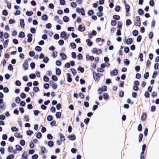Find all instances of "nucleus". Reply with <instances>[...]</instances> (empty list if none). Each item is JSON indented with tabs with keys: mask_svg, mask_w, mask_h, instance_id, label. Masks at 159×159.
I'll list each match as a JSON object with an SVG mask.
<instances>
[{
	"mask_svg": "<svg viewBox=\"0 0 159 159\" xmlns=\"http://www.w3.org/2000/svg\"><path fill=\"white\" fill-rule=\"evenodd\" d=\"M134 24L135 25L139 26L140 25V18L139 16H137L135 17L134 20Z\"/></svg>",
	"mask_w": 159,
	"mask_h": 159,
	"instance_id": "f03ea898",
	"label": "nucleus"
},
{
	"mask_svg": "<svg viewBox=\"0 0 159 159\" xmlns=\"http://www.w3.org/2000/svg\"><path fill=\"white\" fill-rule=\"evenodd\" d=\"M11 131L13 132H16L17 131L18 129L16 128L15 127H12L11 128Z\"/></svg>",
	"mask_w": 159,
	"mask_h": 159,
	"instance_id": "e433bc0d",
	"label": "nucleus"
},
{
	"mask_svg": "<svg viewBox=\"0 0 159 159\" xmlns=\"http://www.w3.org/2000/svg\"><path fill=\"white\" fill-rule=\"evenodd\" d=\"M126 12L128 13L129 11L130 6L128 4H126L125 6Z\"/></svg>",
	"mask_w": 159,
	"mask_h": 159,
	"instance_id": "5701e85b",
	"label": "nucleus"
},
{
	"mask_svg": "<svg viewBox=\"0 0 159 159\" xmlns=\"http://www.w3.org/2000/svg\"><path fill=\"white\" fill-rule=\"evenodd\" d=\"M46 27L48 29L51 28L52 27V25L51 23H48L46 25Z\"/></svg>",
	"mask_w": 159,
	"mask_h": 159,
	"instance_id": "052dcab7",
	"label": "nucleus"
},
{
	"mask_svg": "<svg viewBox=\"0 0 159 159\" xmlns=\"http://www.w3.org/2000/svg\"><path fill=\"white\" fill-rule=\"evenodd\" d=\"M42 137V134L40 132L37 133L36 135V137L38 139H40Z\"/></svg>",
	"mask_w": 159,
	"mask_h": 159,
	"instance_id": "cd10ccee",
	"label": "nucleus"
},
{
	"mask_svg": "<svg viewBox=\"0 0 159 159\" xmlns=\"http://www.w3.org/2000/svg\"><path fill=\"white\" fill-rule=\"evenodd\" d=\"M133 42V40L131 38H129L126 40V43L127 44H131Z\"/></svg>",
	"mask_w": 159,
	"mask_h": 159,
	"instance_id": "412c9836",
	"label": "nucleus"
},
{
	"mask_svg": "<svg viewBox=\"0 0 159 159\" xmlns=\"http://www.w3.org/2000/svg\"><path fill=\"white\" fill-rule=\"evenodd\" d=\"M52 80L54 81H57V77L55 75H52Z\"/></svg>",
	"mask_w": 159,
	"mask_h": 159,
	"instance_id": "680f3d73",
	"label": "nucleus"
},
{
	"mask_svg": "<svg viewBox=\"0 0 159 159\" xmlns=\"http://www.w3.org/2000/svg\"><path fill=\"white\" fill-rule=\"evenodd\" d=\"M103 98L105 100L108 99L109 98V96L108 94L105 93H104L103 95Z\"/></svg>",
	"mask_w": 159,
	"mask_h": 159,
	"instance_id": "f704fd0d",
	"label": "nucleus"
},
{
	"mask_svg": "<svg viewBox=\"0 0 159 159\" xmlns=\"http://www.w3.org/2000/svg\"><path fill=\"white\" fill-rule=\"evenodd\" d=\"M43 80L46 82H48L49 81L48 78L45 75L43 76Z\"/></svg>",
	"mask_w": 159,
	"mask_h": 159,
	"instance_id": "49530a36",
	"label": "nucleus"
},
{
	"mask_svg": "<svg viewBox=\"0 0 159 159\" xmlns=\"http://www.w3.org/2000/svg\"><path fill=\"white\" fill-rule=\"evenodd\" d=\"M33 132L31 130H28L26 132L27 134L28 135H30L32 134Z\"/></svg>",
	"mask_w": 159,
	"mask_h": 159,
	"instance_id": "4d7b16f0",
	"label": "nucleus"
},
{
	"mask_svg": "<svg viewBox=\"0 0 159 159\" xmlns=\"http://www.w3.org/2000/svg\"><path fill=\"white\" fill-rule=\"evenodd\" d=\"M77 70L81 73H83L84 71V69L83 67L80 66L78 68Z\"/></svg>",
	"mask_w": 159,
	"mask_h": 159,
	"instance_id": "a878e982",
	"label": "nucleus"
},
{
	"mask_svg": "<svg viewBox=\"0 0 159 159\" xmlns=\"http://www.w3.org/2000/svg\"><path fill=\"white\" fill-rule=\"evenodd\" d=\"M48 144L49 147H52L53 146L54 143L52 141H50L48 142Z\"/></svg>",
	"mask_w": 159,
	"mask_h": 159,
	"instance_id": "4be33fe9",
	"label": "nucleus"
},
{
	"mask_svg": "<svg viewBox=\"0 0 159 159\" xmlns=\"http://www.w3.org/2000/svg\"><path fill=\"white\" fill-rule=\"evenodd\" d=\"M116 24V21L115 20H112L111 21V25L113 26H115Z\"/></svg>",
	"mask_w": 159,
	"mask_h": 159,
	"instance_id": "603ef678",
	"label": "nucleus"
},
{
	"mask_svg": "<svg viewBox=\"0 0 159 159\" xmlns=\"http://www.w3.org/2000/svg\"><path fill=\"white\" fill-rule=\"evenodd\" d=\"M41 153L43 155L45 153V151H46V148L44 147H42L41 148Z\"/></svg>",
	"mask_w": 159,
	"mask_h": 159,
	"instance_id": "c85d7f7f",
	"label": "nucleus"
},
{
	"mask_svg": "<svg viewBox=\"0 0 159 159\" xmlns=\"http://www.w3.org/2000/svg\"><path fill=\"white\" fill-rule=\"evenodd\" d=\"M133 35L136 36L138 34V31L136 30H134L133 31Z\"/></svg>",
	"mask_w": 159,
	"mask_h": 159,
	"instance_id": "a18cd8bd",
	"label": "nucleus"
},
{
	"mask_svg": "<svg viewBox=\"0 0 159 159\" xmlns=\"http://www.w3.org/2000/svg\"><path fill=\"white\" fill-rule=\"evenodd\" d=\"M20 27L21 28H23L24 27V26H25L24 21L23 19H21L20 20Z\"/></svg>",
	"mask_w": 159,
	"mask_h": 159,
	"instance_id": "4468645a",
	"label": "nucleus"
},
{
	"mask_svg": "<svg viewBox=\"0 0 159 159\" xmlns=\"http://www.w3.org/2000/svg\"><path fill=\"white\" fill-rule=\"evenodd\" d=\"M30 30L31 32L33 34L35 33L36 32L35 29L33 27H32L30 28Z\"/></svg>",
	"mask_w": 159,
	"mask_h": 159,
	"instance_id": "e2e57ef3",
	"label": "nucleus"
},
{
	"mask_svg": "<svg viewBox=\"0 0 159 159\" xmlns=\"http://www.w3.org/2000/svg\"><path fill=\"white\" fill-rule=\"evenodd\" d=\"M126 25L127 26H128L130 25L131 23V22L129 19H128L126 21Z\"/></svg>",
	"mask_w": 159,
	"mask_h": 159,
	"instance_id": "c9c22d12",
	"label": "nucleus"
},
{
	"mask_svg": "<svg viewBox=\"0 0 159 159\" xmlns=\"http://www.w3.org/2000/svg\"><path fill=\"white\" fill-rule=\"evenodd\" d=\"M139 14V15H141L143 13V10L139 9L138 10Z\"/></svg>",
	"mask_w": 159,
	"mask_h": 159,
	"instance_id": "c03bdc74",
	"label": "nucleus"
},
{
	"mask_svg": "<svg viewBox=\"0 0 159 159\" xmlns=\"http://www.w3.org/2000/svg\"><path fill=\"white\" fill-rule=\"evenodd\" d=\"M142 126L141 124H140L139 125L138 129L139 131H142Z\"/></svg>",
	"mask_w": 159,
	"mask_h": 159,
	"instance_id": "338daca9",
	"label": "nucleus"
},
{
	"mask_svg": "<svg viewBox=\"0 0 159 159\" xmlns=\"http://www.w3.org/2000/svg\"><path fill=\"white\" fill-rule=\"evenodd\" d=\"M8 68L10 70H13V68L12 65L10 64L9 65Z\"/></svg>",
	"mask_w": 159,
	"mask_h": 159,
	"instance_id": "5fc2aeb1",
	"label": "nucleus"
},
{
	"mask_svg": "<svg viewBox=\"0 0 159 159\" xmlns=\"http://www.w3.org/2000/svg\"><path fill=\"white\" fill-rule=\"evenodd\" d=\"M102 52V50L101 49H98L97 48H93L92 50V52L94 54H96L98 55L100 54Z\"/></svg>",
	"mask_w": 159,
	"mask_h": 159,
	"instance_id": "f257e3e1",
	"label": "nucleus"
},
{
	"mask_svg": "<svg viewBox=\"0 0 159 159\" xmlns=\"http://www.w3.org/2000/svg\"><path fill=\"white\" fill-rule=\"evenodd\" d=\"M153 33L152 32H150L148 34V37L150 39H152L153 37Z\"/></svg>",
	"mask_w": 159,
	"mask_h": 159,
	"instance_id": "69168bd1",
	"label": "nucleus"
},
{
	"mask_svg": "<svg viewBox=\"0 0 159 159\" xmlns=\"http://www.w3.org/2000/svg\"><path fill=\"white\" fill-rule=\"evenodd\" d=\"M80 13L82 15L84 16L85 15L84 10L83 7L80 8Z\"/></svg>",
	"mask_w": 159,
	"mask_h": 159,
	"instance_id": "79ce46f5",
	"label": "nucleus"
},
{
	"mask_svg": "<svg viewBox=\"0 0 159 159\" xmlns=\"http://www.w3.org/2000/svg\"><path fill=\"white\" fill-rule=\"evenodd\" d=\"M61 37L66 40L68 39V36L65 31H62L60 34Z\"/></svg>",
	"mask_w": 159,
	"mask_h": 159,
	"instance_id": "20e7f679",
	"label": "nucleus"
},
{
	"mask_svg": "<svg viewBox=\"0 0 159 159\" xmlns=\"http://www.w3.org/2000/svg\"><path fill=\"white\" fill-rule=\"evenodd\" d=\"M14 136L15 137L17 138H22V136L20 134L17 132H16L15 133Z\"/></svg>",
	"mask_w": 159,
	"mask_h": 159,
	"instance_id": "dca6fc26",
	"label": "nucleus"
},
{
	"mask_svg": "<svg viewBox=\"0 0 159 159\" xmlns=\"http://www.w3.org/2000/svg\"><path fill=\"white\" fill-rule=\"evenodd\" d=\"M49 60V58L47 57H45L43 59V61L45 63L48 62Z\"/></svg>",
	"mask_w": 159,
	"mask_h": 159,
	"instance_id": "37998d69",
	"label": "nucleus"
},
{
	"mask_svg": "<svg viewBox=\"0 0 159 159\" xmlns=\"http://www.w3.org/2000/svg\"><path fill=\"white\" fill-rule=\"evenodd\" d=\"M78 30L80 32H83L85 30V28L84 26H82V25H80L78 26Z\"/></svg>",
	"mask_w": 159,
	"mask_h": 159,
	"instance_id": "423d86ee",
	"label": "nucleus"
},
{
	"mask_svg": "<svg viewBox=\"0 0 159 159\" xmlns=\"http://www.w3.org/2000/svg\"><path fill=\"white\" fill-rule=\"evenodd\" d=\"M18 36L20 38H24L25 36V33L21 31L19 33Z\"/></svg>",
	"mask_w": 159,
	"mask_h": 159,
	"instance_id": "6ab92c4d",
	"label": "nucleus"
},
{
	"mask_svg": "<svg viewBox=\"0 0 159 159\" xmlns=\"http://www.w3.org/2000/svg\"><path fill=\"white\" fill-rule=\"evenodd\" d=\"M71 72L73 74V75H75L76 74V70L74 69H70Z\"/></svg>",
	"mask_w": 159,
	"mask_h": 159,
	"instance_id": "6e6d98bb",
	"label": "nucleus"
},
{
	"mask_svg": "<svg viewBox=\"0 0 159 159\" xmlns=\"http://www.w3.org/2000/svg\"><path fill=\"white\" fill-rule=\"evenodd\" d=\"M122 26V23L120 21L118 22V23L117 28L118 29H120Z\"/></svg>",
	"mask_w": 159,
	"mask_h": 159,
	"instance_id": "bb28decb",
	"label": "nucleus"
},
{
	"mask_svg": "<svg viewBox=\"0 0 159 159\" xmlns=\"http://www.w3.org/2000/svg\"><path fill=\"white\" fill-rule=\"evenodd\" d=\"M88 14L89 16H92L93 14V11L92 10H89L88 11Z\"/></svg>",
	"mask_w": 159,
	"mask_h": 159,
	"instance_id": "09e8293b",
	"label": "nucleus"
},
{
	"mask_svg": "<svg viewBox=\"0 0 159 159\" xmlns=\"http://www.w3.org/2000/svg\"><path fill=\"white\" fill-rule=\"evenodd\" d=\"M53 38L56 39H58L59 38V36L58 34H56L54 35Z\"/></svg>",
	"mask_w": 159,
	"mask_h": 159,
	"instance_id": "bf43d9fd",
	"label": "nucleus"
},
{
	"mask_svg": "<svg viewBox=\"0 0 159 159\" xmlns=\"http://www.w3.org/2000/svg\"><path fill=\"white\" fill-rule=\"evenodd\" d=\"M29 77L30 79H34L36 77V75L34 74H31L30 75Z\"/></svg>",
	"mask_w": 159,
	"mask_h": 159,
	"instance_id": "72a5a7b5",
	"label": "nucleus"
},
{
	"mask_svg": "<svg viewBox=\"0 0 159 159\" xmlns=\"http://www.w3.org/2000/svg\"><path fill=\"white\" fill-rule=\"evenodd\" d=\"M118 72L117 70H114L112 72L111 71L110 74L111 76L116 75L117 74Z\"/></svg>",
	"mask_w": 159,
	"mask_h": 159,
	"instance_id": "9b49d317",
	"label": "nucleus"
},
{
	"mask_svg": "<svg viewBox=\"0 0 159 159\" xmlns=\"http://www.w3.org/2000/svg\"><path fill=\"white\" fill-rule=\"evenodd\" d=\"M42 18L43 20H46L48 19V16L46 15H43L42 16Z\"/></svg>",
	"mask_w": 159,
	"mask_h": 159,
	"instance_id": "2f4dec72",
	"label": "nucleus"
},
{
	"mask_svg": "<svg viewBox=\"0 0 159 159\" xmlns=\"http://www.w3.org/2000/svg\"><path fill=\"white\" fill-rule=\"evenodd\" d=\"M59 135L60 136V139L61 141H64L65 140V136L61 133H59Z\"/></svg>",
	"mask_w": 159,
	"mask_h": 159,
	"instance_id": "a211bd4d",
	"label": "nucleus"
},
{
	"mask_svg": "<svg viewBox=\"0 0 159 159\" xmlns=\"http://www.w3.org/2000/svg\"><path fill=\"white\" fill-rule=\"evenodd\" d=\"M146 118V114L145 113H143L141 116V120L143 121H144Z\"/></svg>",
	"mask_w": 159,
	"mask_h": 159,
	"instance_id": "f8f14e48",
	"label": "nucleus"
},
{
	"mask_svg": "<svg viewBox=\"0 0 159 159\" xmlns=\"http://www.w3.org/2000/svg\"><path fill=\"white\" fill-rule=\"evenodd\" d=\"M83 58V56L81 53L77 55V59L78 60H81Z\"/></svg>",
	"mask_w": 159,
	"mask_h": 159,
	"instance_id": "de8ad7c7",
	"label": "nucleus"
},
{
	"mask_svg": "<svg viewBox=\"0 0 159 159\" xmlns=\"http://www.w3.org/2000/svg\"><path fill=\"white\" fill-rule=\"evenodd\" d=\"M61 114L60 112H57L56 114V116L57 118H60L61 117Z\"/></svg>",
	"mask_w": 159,
	"mask_h": 159,
	"instance_id": "7c9ffc66",
	"label": "nucleus"
},
{
	"mask_svg": "<svg viewBox=\"0 0 159 159\" xmlns=\"http://www.w3.org/2000/svg\"><path fill=\"white\" fill-rule=\"evenodd\" d=\"M86 42L87 43V45L88 46L90 47L93 45V43L90 41V40L89 39H87L86 40Z\"/></svg>",
	"mask_w": 159,
	"mask_h": 159,
	"instance_id": "ddd939ff",
	"label": "nucleus"
},
{
	"mask_svg": "<svg viewBox=\"0 0 159 159\" xmlns=\"http://www.w3.org/2000/svg\"><path fill=\"white\" fill-rule=\"evenodd\" d=\"M16 150L17 151H20L22 150V148L19 145H16Z\"/></svg>",
	"mask_w": 159,
	"mask_h": 159,
	"instance_id": "b1692460",
	"label": "nucleus"
},
{
	"mask_svg": "<svg viewBox=\"0 0 159 159\" xmlns=\"http://www.w3.org/2000/svg\"><path fill=\"white\" fill-rule=\"evenodd\" d=\"M2 14L4 16H7L8 15L7 11L6 10H3L2 11Z\"/></svg>",
	"mask_w": 159,
	"mask_h": 159,
	"instance_id": "0e129e2a",
	"label": "nucleus"
},
{
	"mask_svg": "<svg viewBox=\"0 0 159 159\" xmlns=\"http://www.w3.org/2000/svg\"><path fill=\"white\" fill-rule=\"evenodd\" d=\"M67 138L70 140L74 141L75 140L76 137L74 134H71L68 135Z\"/></svg>",
	"mask_w": 159,
	"mask_h": 159,
	"instance_id": "39448f33",
	"label": "nucleus"
},
{
	"mask_svg": "<svg viewBox=\"0 0 159 159\" xmlns=\"http://www.w3.org/2000/svg\"><path fill=\"white\" fill-rule=\"evenodd\" d=\"M113 18L116 20H119L120 19V16L117 15H114L113 16Z\"/></svg>",
	"mask_w": 159,
	"mask_h": 159,
	"instance_id": "c756f323",
	"label": "nucleus"
},
{
	"mask_svg": "<svg viewBox=\"0 0 159 159\" xmlns=\"http://www.w3.org/2000/svg\"><path fill=\"white\" fill-rule=\"evenodd\" d=\"M61 74V70L59 68L57 69L56 70V74L57 75H59Z\"/></svg>",
	"mask_w": 159,
	"mask_h": 159,
	"instance_id": "393cba45",
	"label": "nucleus"
},
{
	"mask_svg": "<svg viewBox=\"0 0 159 159\" xmlns=\"http://www.w3.org/2000/svg\"><path fill=\"white\" fill-rule=\"evenodd\" d=\"M146 148V145L145 144H143L142 146V151L141 153V155H144V151L145 150Z\"/></svg>",
	"mask_w": 159,
	"mask_h": 159,
	"instance_id": "f3484780",
	"label": "nucleus"
},
{
	"mask_svg": "<svg viewBox=\"0 0 159 159\" xmlns=\"http://www.w3.org/2000/svg\"><path fill=\"white\" fill-rule=\"evenodd\" d=\"M149 77V73L148 72H146V73L144 75V77L145 79H147Z\"/></svg>",
	"mask_w": 159,
	"mask_h": 159,
	"instance_id": "774afa93",
	"label": "nucleus"
},
{
	"mask_svg": "<svg viewBox=\"0 0 159 159\" xmlns=\"http://www.w3.org/2000/svg\"><path fill=\"white\" fill-rule=\"evenodd\" d=\"M47 138L49 140H51L52 139L53 137L51 134H48L47 135Z\"/></svg>",
	"mask_w": 159,
	"mask_h": 159,
	"instance_id": "3c124183",
	"label": "nucleus"
},
{
	"mask_svg": "<svg viewBox=\"0 0 159 159\" xmlns=\"http://www.w3.org/2000/svg\"><path fill=\"white\" fill-rule=\"evenodd\" d=\"M7 4V6L8 8L10 9L11 7V4L10 2H8L7 1H5Z\"/></svg>",
	"mask_w": 159,
	"mask_h": 159,
	"instance_id": "58836bf2",
	"label": "nucleus"
},
{
	"mask_svg": "<svg viewBox=\"0 0 159 159\" xmlns=\"http://www.w3.org/2000/svg\"><path fill=\"white\" fill-rule=\"evenodd\" d=\"M14 157V156L13 154H10L8 156L6 159H13Z\"/></svg>",
	"mask_w": 159,
	"mask_h": 159,
	"instance_id": "a19ab883",
	"label": "nucleus"
},
{
	"mask_svg": "<svg viewBox=\"0 0 159 159\" xmlns=\"http://www.w3.org/2000/svg\"><path fill=\"white\" fill-rule=\"evenodd\" d=\"M70 46L73 49H75L76 48V45L74 43H71Z\"/></svg>",
	"mask_w": 159,
	"mask_h": 159,
	"instance_id": "864d4df0",
	"label": "nucleus"
},
{
	"mask_svg": "<svg viewBox=\"0 0 159 159\" xmlns=\"http://www.w3.org/2000/svg\"><path fill=\"white\" fill-rule=\"evenodd\" d=\"M67 77V81L69 82H70L72 81V79L71 78V75L69 73L66 74Z\"/></svg>",
	"mask_w": 159,
	"mask_h": 159,
	"instance_id": "1a4fd4ad",
	"label": "nucleus"
},
{
	"mask_svg": "<svg viewBox=\"0 0 159 159\" xmlns=\"http://www.w3.org/2000/svg\"><path fill=\"white\" fill-rule=\"evenodd\" d=\"M71 6L72 7H75L77 6V4L75 2H73L71 3Z\"/></svg>",
	"mask_w": 159,
	"mask_h": 159,
	"instance_id": "13d9d810",
	"label": "nucleus"
},
{
	"mask_svg": "<svg viewBox=\"0 0 159 159\" xmlns=\"http://www.w3.org/2000/svg\"><path fill=\"white\" fill-rule=\"evenodd\" d=\"M28 61L27 60L25 61V63L23 64V66L25 70L28 69Z\"/></svg>",
	"mask_w": 159,
	"mask_h": 159,
	"instance_id": "6e6552de",
	"label": "nucleus"
},
{
	"mask_svg": "<svg viewBox=\"0 0 159 159\" xmlns=\"http://www.w3.org/2000/svg\"><path fill=\"white\" fill-rule=\"evenodd\" d=\"M63 20L65 22H67L69 20V18L67 16H64L63 17Z\"/></svg>",
	"mask_w": 159,
	"mask_h": 159,
	"instance_id": "aec40b11",
	"label": "nucleus"
},
{
	"mask_svg": "<svg viewBox=\"0 0 159 159\" xmlns=\"http://www.w3.org/2000/svg\"><path fill=\"white\" fill-rule=\"evenodd\" d=\"M32 34H29L27 35V42L28 43H30L32 40Z\"/></svg>",
	"mask_w": 159,
	"mask_h": 159,
	"instance_id": "0eeeda50",
	"label": "nucleus"
},
{
	"mask_svg": "<svg viewBox=\"0 0 159 159\" xmlns=\"http://www.w3.org/2000/svg\"><path fill=\"white\" fill-rule=\"evenodd\" d=\"M125 64L126 65H128L129 64V61L127 59H125L124 61Z\"/></svg>",
	"mask_w": 159,
	"mask_h": 159,
	"instance_id": "4c0bfd02",
	"label": "nucleus"
},
{
	"mask_svg": "<svg viewBox=\"0 0 159 159\" xmlns=\"http://www.w3.org/2000/svg\"><path fill=\"white\" fill-rule=\"evenodd\" d=\"M143 137V135L142 134H140L139 135V142H141L142 140Z\"/></svg>",
	"mask_w": 159,
	"mask_h": 159,
	"instance_id": "8fccbe9b",
	"label": "nucleus"
},
{
	"mask_svg": "<svg viewBox=\"0 0 159 159\" xmlns=\"http://www.w3.org/2000/svg\"><path fill=\"white\" fill-rule=\"evenodd\" d=\"M35 49L37 51L40 52L41 51L42 48L41 47L39 46H37L35 48Z\"/></svg>",
	"mask_w": 159,
	"mask_h": 159,
	"instance_id": "ea45409f",
	"label": "nucleus"
},
{
	"mask_svg": "<svg viewBox=\"0 0 159 159\" xmlns=\"http://www.w3.org/2000/svg\"><path fill=\"white\" fill-rule=\"evenodd\" d=\"M21 157L22 158L25 159H28L27 156V152L26 151H24L23 152Z\"/></svg>",
	"mask_w": 159,
	"mask_h": 159,
	"instance_id": "9d476101",
	"label": "nucleus"
},
{
	"mask_svg": "<svg viewBox=\"0 0 159 159\" xmlns=\"http://www.w3.org/2000/svg\"><path fill=\"white\" fill-rule=\"evenodd\" d=\"M60 55L61 57L62 58L63 60H66V55L63 53H60Z\"/></svg>",
	"mask_w": 159,
	"mask_h": 159,
	"instance_id": "2eb2a0df",
	"label": "nucleus"
},
{
	"mask_svg": "<svg viewBox=\"0 0 159 159\" xmlns=\"http://www.w3.org/2000/svg\"><path fill=\"white\" fill-rule=\"evenodd\" d=\"M33 12L32 11H27L26 13V14L28 16H30L33 15Z\"/></svg>",
	"mask_w": 159,
	"mask_h": 159,
	"instance_id": "473e14b6",
	"label": "nucleus"
},
{
	"mask_svg": "<svg viewBox=\"0 0 159 159\" xmlns=\"http://www.w3.org/2000/svg\"><path fill=\"white\" fill-rule=\"evenodd\" d=\"M93 75L95 80L97 81L100 80V77L99 76V73H96L95 72H94L93 73Z\"/></svg>",
	"mask_w": 159,
	"mask_h": 159,
	"instance_id": "7ed1b4c3",
	"label": "nucleus"
}]
</instances>
